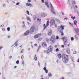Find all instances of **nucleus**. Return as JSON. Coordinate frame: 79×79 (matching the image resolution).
<instances>
[{"label": "nucleus", "mask_w": 79, "mask_h": 79, "mask_svg": "<svg viewBox=\"0 0 79 79\" xmlns=\"http://www.w3.org/2000/svg\"><path fill=\"white\" fill-rule=\"evenodd\" d=\"M76 54V51H74L73 52V54Z\"/></svg>", "instance_id": "nucleus-42"}, {"label": "nucleus", "mask_w": 79, "mask_h": 79, "mask_svg": "<svg viewBox=\"0 0 79 79\" xmlns=\"http://www.w3.org/2000/svg\"><path fill=\"white\" fill-rule=\"evenodd\" d=\"M19 3H20V2H17L16 3V5H19Z\"/></svg>", "instance_id": "nucleus-43"}, {"label": "nucleus", "mask_w": 79, "mask_h": 79, "mask_svg": "<svg viewBox=\"0 0 79 79\" xmlns=\"http://www.w3.org/2000/svg\"><path fill=\"white\" fill-rule=\"evenodd\" d=\"M74 0H72V3L73 4V5H76V2H75V1H73Z\"/></svg>", "instance_id": "nucleus-17"}, {"label": "nucleus", "mask_w": 79, "mask_h": 79, "mask_svg": "<svg viewBox=\"0 0 79 79\" xmlns=\"http://www.w3.org/2000/svg\"><path fill=\"white\" fill-rule=\"evenodd\" d=\"M3 7H6V5H5V4H3Z\"/></svg>", "instance_id": "nucleus-53"}, {"label": "nucleus", "mask_w": 79, "mask_h": 79, "mask_svg": "<svg viewBox=\"0 0 79 79\" xmlns=\"http://www.w3.org/2000/svg\"><path fill=\"white\" fill-rule=\"evenodd\" d=\"M55 27H57V25H56V24H55Z\"/></svg>", "instance_id": "nucleus-61"}, {"label": "nucleus", "mask_w": 79, "mask_h": 79, "mask_svg": "<svg viewBox=\"0 0 79 79\" xmlns=\"http://www.w3.org/2000/svg\"><path fill=\"white\" fill-rule=\"evenodd\" d=\"M21 58H22V60H23V59L24 58V56H22Z\"/></svg>", "instance_id": "nucleus-47"}, {"label": "nucleus", "mask_w": 79, "mask_h": 79, "mask_svg": "<svg viewBox=\"0 0 79 79\" xmlns=\"http://www.w3.org/2000/svg\"><path fill=\"white\" fill-rule=\"evenodd\" d=\"M34 45H35V46H37V44H34Z\"/></svg>", "instance_id": "nucleus-62"}, {"label": "nucleus", "mask_w": 79, "mask_h": 79, "mask_svg": "<svg viewBox=\"0 0 79 79\" xmlns=\"http://www.w3.org/2000/svg\"><path fill=\"white\" fill-rule=\"evenodd\" d=\"M54 18L50 20V24L51 25H54L55 24V20L54 19Z\"/></svg>", "instance_id": "nucleus-6"}, {"label": "nucleus", "mask_w": 79, "mask_h": 79, "mask_svg": "<svg viewBox=\"0 0 79 79\" xmlns=\"http://www.w3.org/2000/svg\"><path fill=\"white\" fill-rule=\"evenodd\" d=\"M53 8V6L52 5V6H51V8Z\"/></svg>", "instance_id": "nucleus-56"}, {"label": "nucleus", "mask_w": 79, "mask_h": 79, "mask_svg": "<svg viewBox=\"0 0 79 79\" xmlns=\"http://www.w3.org/2000/svg\"><path fill=\"white\" fill-rule=\"evenodd\" d=\"M56 40L55 36V35H53L51 37L50 39V41L51 42H52L53 43H55Z\"/></svg>", "instance_id": "nucleus-4"}, {"label": "nucleus", "mask_w": 79, "mask_h": 79, "mask_svg": "<svg viewBox=\"0 0 79 79\" xmlns=\"http://www.w3.org/2000/svg\"><path fill=\"white\" fill-rule=\"evenodd\" d=\"M42 16L45 17L47 16V14L45 13H44L43 14V15H42Z\"/></svg>", "instance_id": "nucleus-24"}, {"label": "nucleus", "mask_w": 79, "mask_h": 79, "mask_svg": "<svg viewBox=\"0 0 79 79\" xmlns=\"http://www.w3.org/2000/svg\"><path fill=\"white\" fill-rule=\"evenodd\" d=\"M64 20L66 19V20L67 21V18H64Z\"/></svg>", "instance_id": "nucleus-58"}, {"label": "nucleus", "mask_w": 79, "mask_h": 79, "mask_svg": "<svg viewBox=\"0 0 79 79\" xmlns=\"http://www.w3.org/2000/svg\"><path fill=\"white\" fill-rule=\"evenodd\" d=\"M19 60H18L16 61V64H19Z\"/></svg>", "instance_id": "nucleus-35"}, {"label": "nucleus", "mask_w": 79, "mask_h": 79, "mask_svg": "<svg viewBox=\"0 0 79 79\" xmlns=\"http://www.w3.org/2000/svg\"><path fill=\"white\" fill-rule=\"evenodd\" d=\"M40 47H41L40 45H39V47L38 48V50H37V52H39V49L40 48Z\"/></svg>", "instance_id": "nucleus-34"}, {"label": "nucleus", "mask_w": 79, "mask_h": 79, "mask_svg": "<svg viewBox=\"0 0 79 79\" xmlns=\"http://www.w3.org/2000/svg\"><path fill=\"white\" fill-rule=\"evenodd\" d=\"M48 26H49V21H47V24L45 26V27H44V29H46V28Z\"/></svg>", "instance_id": "nucleus-13"}, {"label": "nucleus", "mask_w": 79, "mask_h": 79, "mask_svg": "<svg viewBox=\"0 0 79 79\" xmlns=\"http://www.w3.org/2000/svg\"><path fill=\"white\" fill-rule=\"evenodd\" d=\"M66 52L68 53V54H69L70 53V49L69 48H67L66 50Z\"/></svg>", "instance_id": "nucleus-12"}, {"label": "nucleus", "mask_w": 79, "mask_h": 79, "mask_svg": "<svg viewBox=\"0 0 79 79\" xmlns=\"http://www.w3.org/2000/svg\"><path fill=\"white\" fill-rule=\"evenodd\" d=\"M52 34V30H49L48 33V34L49 35H51Z\"/></svg>", "instance_id": "nucleus-10"}, {"label": "nucleus", "mask_w": 79, "mask_h": 79, "mask_svg": "<svg viewBox=\"0 0 79 79\" xmlns=\"http://www.w3.org/2000/svg\"><path fill=\"white\" fill-rule=\"evenodd\" d=\"M33 18L34 20H35V19H37V17H36L35 15H34V16H33Z\"/></svg>", "instance_id": "nucleus-22"}, {"label": "nucleus", "mask_w": 79, "mask_h": 79, "mask_svg": "<svg viewBox=\"0 0 79 79\" xmlns=\"http://www.w3.org/2000/svg\"><path fill=\"white\" fill-rule=\"evenodd\" d=\"M58 57L59 58H60H60H61V55L60 54H58Z\"/></svg>", "instance_id": "nucleus-20"}, {"label": "nucleus", "mask_w": 79, "mask_h": 79, "mask_svg": "<svg viewBox=\"0 0 79 79\" xmlns=\"http://www.w3.org/2000/svg\"><path fill=\"white\" fill-rule=\"evenodd\" d=\"M34 30H35V26H32L29 31L30 33L31 34H33V33H34Z\"/></svg>", "instance_id": "nucleus-3"}, {"label": "nucleus", "mask_w": 79, "mask_h": 79, "mask_svg": "<svg viewBox=\"0 0 79 79\" xmlns=\"http://www.w3.org/2000/svg\"><path fill=\"white\" fill-rule=\"evenodd\" d=\"M77 62H78V63H79V59H78V60L77 61Z\"/></svg>", "instance_id": "nucleus-63"}, {"label": "nucleus", "mask_w": 79, "mask_h": 79, "mask_svg": "<svg viewBox=\"0 0 79 79\" xmlns=\"http://www.w3.org/2000/svg\"><path fill=\"white\" fill-rule=\"evenodd\" d=\"M45 71L46 73H48V70H46Z\"/></svg>", "instance_id": "nucleus-52"}, {"label": "nucleus", "mask_w": 79, "mask_h": 79, "mask_svg": "<svg viewBox=\"0 0 79 79\" xmlns=\"http://www.w3.org/2000/svg\"><path fill=\"white\" fill-rule=\"evenodd\" d=\"M24 51V49L22 50L21 53H23V51Z\"/></svg>", "instance_id": "nucleus-48"}, {"label": "nucleus", "mask_w": 79, "mask_h": 79, "mask_svg": "<svg viewBox=\"0 0 79 79\" xmlns=\"http://www.w3.org/2000/svg\"><path fill=\"white\" fill-rule=\"evenodd\" d=\"M75 6L76 7V8H78V7H77V5H75Z\"/></svg>", "instance_id": "nucleus-60"}, {"label": "nucleus", "mask_w": 79, "mask_h": 79, "mask_svg": "<svg viewBox=\"0 0 79 79\" xmlns=\"http://www.w3.org/2000/svg\"><path fill=\"white\" fill-rule=\"evenodd\" d=\"M75 38L77 40V35H75Z\"/></svg>", "instance_id": "nucleus-36"}, {"label": "nucleus", "mask_w": 79, "mask_h": 79, "mask_svg": "<svg viewBox=\"0 0 79 79\" xmlns=\"http://www.w3.org/2000/svg\"><path fill=\"white\" fill-rule=\"evenodd\" d=\"M71 40L72 41L74 40V38L73 37H71Z\"/></svg>", "instance_id": "nucleus-37"}, {"label": "nucleus", "mask_w": 79, "mask_h": 79, "mask_svg": "<svg viewBox=\"0 0 79 79\" xmlns=\"http://www.w3.org/2000/svg\"><path fill=\"white\" fill-rule=\"evenodd\" d=\"M53 13L54 14V15H55L56 16V13L55 11L53 12Z\"/></svg>", "instance_id": "nucleus-44"}, {"label": "nucleus", "mask_w": 79, "mask_h": 79, "mask_svg": "<svg viewBox=\"0 0 79 79\" xmlns=\"http://www.w3.org/2000/svg\"><path fill=\"white\" fill-rule=\"evenodd\" d=\"M26 5L27 6H32V4L29 2H28L27 3H26Z\"/></svg>", "instance_id": "nucleus-16"}, {"label": "nucleus", "mask_w": 79, "mask_h": 79, "mask_svg": "<svg viewBox=\"0 0 79 79\" xmlns=\"http://www.w3.org/2000/svg\"><path fill=\"white\" fill-rule=\"evenodd\" d=\"M62 15H64V13L63 12V11L61 12Z\"/></svg>", "instance_id": "nucleus-50"}, {"label": "nucleus", "mask_w": 79, "mask_h": 79, "mask_svg": "<svg viewBox=\"0 0 79 79\" xmlns=\"http://www.w3.org/2000/svg\"><path fill=\"white\" fill-rule=\"evenodd\" d=\"M26 27V26L25 25H23L22 26V27L23 28H24V27Z\"/></svg>", "instance_id": "nucleus-55"}, {"label": "nucleus", "mask_w": 79, "mask_h": 79, "mask_svg": "<svg viewBox=\"0 0 79 79\" xmlns=\"http://www.w3.org/2000/svg\"><path fill=\"white\" fill-rule=\"evenodd\" d=\"M62 39H63L64 45H66L68 43V38H67V37L64 36L62 38Z\"/></svg>", "instance_id": "nucleus-5"}, {"label": "nucleus", "mask_w": 79, "mask_h": 79, "mask_svg": "<svg viewBox=\"0 0 79 79\" xmlns=\"http://www.w3.org/2000/svg\"><path fill=\"white\" fill-rule=\"evenodd\" d=\"M74 23L75 25H76L77 24V21L76 20H75L74 22Z\"/></svg>", "instance_id": "nucleus-28"}, {"label": "nucleus", "mask_w": 79, "mask_h": 79, "mask_svg": "<svg viewBox=\"0 0 79 79\" xmlns=\"http://www.w3.org/2000/svg\"><path fill=\"white\" fill-rule=\"evenodd\" d=\"M59 39V36H57L56 37V39L57 40H58V39Z\"/></svg>", "instance_id": "nucleus-33"}, {"label": "nucleus", "mask_w": 79, "mask_h": 79, "mask_svg": "<svg viewBox=\"0 0 79 79\" xmlns=\"http://www.w3.org/2000/svg\"><path fill=\"white\" fill-rule=\"evenodd\" d=\"M41 35V34H38L37 35H35L34 36L35 38H39Z\"/></svg>", "instance_id": "nucleus-9"}, {"label": "nucleus", "mask_w": 79, "mask_h": 79, "mask_svg": "<svg viewBox=\"0 0 79 79\" xmlns=\"http://www.w3.org/2000/svg\"><path fill=\"white\" fill-rule=\"evenodd\" d=\"M36 56H37V55L36 54H35L34 56V58L35 60H37V57Z\"/></svg>", "instance_id": "nucleus-18"}, {"label": "nucleus", "mask_w": 79, "mask_h": 79, "mask_svg": "<svg viewBox=\"0 0 79 79\" xmlns=\"http://www.w3.org/2000/svg\"><path fill=\"white\" fill-rule=\"evenodd\" d=\"M37 20H38V21H41V19H39V18H38V19H37Z\"/></svg>", "instance_id": "nucleus-45"}, {"label": "nucleus", "mask_w": 79, "mask_h": 79, "mask_svg": "<svg viewBox=\"0 0 79 79\" xmlns=\"http://www.w3.org/2000/svg\"><path fill=\"white\" fill-rule=\"evenodd\" d=\"M48 50L50 52H52L53 50V46L51 45L48 48Z\"/></svg>", "instance_id": "nucleus-7"}, {"label": "nucleus", "mask_w": 79, "mask_h": 79, "mask_svg": "<svg viewBox=\"0 0 79 79\" xmlns=\"http://www.w3.org/2000/svg\"><path fill=\"white\" fill-rule=\"evenodd\" d=\"M70 59L71 60H72L73 62H74V58H73V57L71 56L70 57Z\"/></svg>", "instance_id": "nucleus-23"}, {"label": "nucleus", "mask_w": 79, "mask_h": 79, "mask_svg": "<svg viewBox=\"0 0 79 79\" xmlns=\"http://www.w3.org/2000/svg\"><path fill=\"white\" fill-rule=\"evenodd\" d=\"M48 75L49 77H50L52 76V74L51 73H49Z\"/></svg>", "instance_id": "nucleus-31"}, {"label": "nucleus", "mask_w": 79, "mask_h": 79, "mask_svg": "<svg viewBox=\"0 0 79 79\" xmlns=\"http://www.w3.org/2000/svg\"><path fill=\"white\" fill-rule=\"evenodd\" d=\"M49 52L50 51H49V50L47 51V52L48 55L50 54V52Z\"/></svg>", "instance_id": "nucleus-46"}, {"label": "nucleus", "mask_w": 79, "mask_h": 79, "mask_svg": "<svg viewBox=\"0 0 79 79\" xmlns=\"http://www.w3.org/2000/svg\"><path fill=\"white\" fill-rule=\"evenodd\" d=\"M54 19L55 20H56V21H57L58 23H60V20L58 19L55 18H54Z\"/></svg>", "instance_id": "nucleus-19"}, {"label": "nucleus", "mask_w": 79, "mask_h": 79, "mask_svg": "<svg viewBox=\"0 0 79 79\" xmlns=\"http://www.w3.org/2000/svg\"><path fill=\"white\" fill-rule=\"evenodd\" d=\"M10 59H11L12 58V56H11L9 57Z\"/></svg>", "instance_id": "nucleus-51"}, {"label": "nucleus", "mask_w": 79, "mask_h": 79, "mask_svg": "<svg viewBox=\"0 0 79 79\" xmlns=\"http://www.w3.org/2000/svg\"><path fill=\"white\" fill-rule=\"evenodd\" d=\"M58 29L59 31L60 32V33H61V35H64V33L63 32L64 29V26L62 25H61L60 27H58Z\"/></svg>", "instance_id": "nucleus-2"}, {"label": "nucleus", "mask_w": 79, "mask_h": 79, "mask_svg": "<svg viewBox=\"0 0 79 79\" xmlns=\"http://www.w3.org/2000/svg\"><path fill=\"white\" fill-rule=\"evenodd\" d=\"M3 48V47L2 46H1L0 47V50H1V49H2V48Z\"/></svg>", "instance_id": "nucleus-59"}, {"label": "nucleus", "mask_w": 79, "mask_h": 79, "mask_svg": "<svg viewBox=\"0 0 79 79\" xmlns=\"http://www.w3.org/2000/svg\"><path fill=\"white\" fill-rule=\"evenodd\" d=\"M27 13V14L28 15H30V14H29V11L28 10H27L26 11Z\"/></svg>", "instance_id": "nucleus-32"}, {"label": "nucleus", "mask_w": 79, "mask_h": 79, "mask_svg": "<svg viewBox=\"0 0 79 79\" xmlns=\"http://www.w3.org/2000/svg\"><path fill=\"white\" fill-rule=\"evenodd\" d=\"M29 30H27L26 32H25L24 33V35H28L29 34Z\"/></svg>", "instance_id": "nucleus-8"}, {"label": "nucleus", "mask_w": 79, "mask_h": 79, "mask_svg": "<svg viewBox=\"0 0 79 79\" xmlns=\"http://www.w3.org/2000/svg\"><path fill=\"white\" fill-rule=\"evenodd\" d=\"M59 51V49L58 48H57L56 49V52H58Z\"/></svg>", "instance_id": "nucleus-39"}, {"label": "nucleus", "mask_w": 79, "mask_h": 79, "mask_svg": "<svg viewBox=\"0 0 79 79\" xmlns=\"http://www.w3.org/2000/svg\"><path fill=\"white\" fill-rule=\"evenodd\" d=\"M27 20H28V21H29L31 22V19H30V18H29V17H27Z\"/></svg>", "instance_id": "nucleus-21"}, {"label": "nucleus", "mask_w": 79, "mask_h": 79, "mask_svg": "<svg viewBox=\"0 0 79 79\" xmlns=\"http://www.w3.org/2000/svg\"><path fill=\"white\" fill-rule=\"evenodd\" d=\"M2 31H5V28H2Z\"/></svg>", "instance_id": "nucleus-57"}, {"label": "nucleus", "mask_w": 79, "mask_h": 79, "mask_svg": "<svg viewBox=\"0 0 79 79\" xmlns=\"http://www.w3.org/2000/svg\"><path fill=\"white\" fill-rule=\"evenodd\" d=\"M76 11H77V14H78V16H79V11H78L77 10Z\"/></svg>", "instance_id": "nucleus-41"}, {"label": "nucleus", "mask_w": 79, "mask_h": 79, "mask_svg": "<svg viewBox=\"0 0 79 79\" xmlns=\"http://www.w3.org/2000/svg\"><path fill=\"white\" fill-rule=\"evenodd\" d=\"M69 24L71 27H73V24L71 23L70 22H69Z\"/></svg>", "instance_id": "nucleus-26"}, {"label": "nucleus", "mask_w": 79, "mask_h": 79, "mask_svg": "<svg viewBox=\"0 0 79 79\" xmlns=\"http://www.w3.org/2000/svg\"><path fill=\"white\" fill-rule=\"evenodd\" d=\"M45 4L46 5V6H47V8H50V6H49V5L48 4V2H45Z\"/></svg>", "instance_id": "nucleus-14"}, {"label": "nucleus", "mask_w": 79, "mask_h": 79, "mask_svg": "<svg viewBox=\"0 0 79 79\" xmlns=\"http://www.w3.org/2000/svg\"><path fill=\"white\" fill-rule=\"evenodd\" d=\"M42 9L44 11V10H45V6H43L42 7Z\"/></svg>", "instance_id": "nucleus-27"}, {"label": "nucleus", "mask_w": 79, "mask_h": 79, "mask_svg": "<svg viewBox=\"0 0 79 79\" xmlns=\"http://www.w3.org/2000/svg\"><path fill=\"white\" fill-rule=\"evenodd\" d=\"M71 18L72 19H73V20H74V19L76 18V17L74 16L73 17V16H72Z\"/></svg>", "instance_id": "nucleus-29"}, {"label": "nucleus", "mask_w": 79, "mask_h": 79, "mask_svg": "<svg viewBox=\"0 0 79 79\" xmlns=\"http://www.w3.org/2000/svg\"><path fill=\"white\" fill-rule=\"evenodd\" d=\"M41 2L42 3H44L45 2H44V0H41Z\"/></svg>", "instance_id": "nucleus-38"}, {"label": "nucleus", "mask_w": 79, "mask_h": 79, "mask_svg": "<svg viewBox=\"0 0 79 79\" xmlns=\"http://www.w3.org/2000/svg\"><path fill=\"white\" fill-rule=\"evenodd\" d=\"M74 30L76 32L77 34L79 35V30L77 29L76 28L74 29Z\"/></svg>", "instance_id": "nucleus-11"}, {"label": "nucleus", "mask_w": 79, "mask_h": 79, "mask_svg": "<svg viewBox=\"0 0 79 79\" xmlns=\"http://www.w3.org/2000/svg\"><path fill=\"white\" fill-rule=\"evenodd\" d=\"M18 45V43H17L16 45L15 46V47H17Z\"/></svg>", "instance_id": "nucleus-49"}, {"label": "nucleus", "mask_w": 79, "mask_h": 79, "mask_svg": "<svg viewBox=\"0 0 79 79\" xmlns=\"http://www.w3.org/2000/svg\"><path fill=\"white\" fill-rule=\"evenodd\" d=\"M68 55H66L65 54H63L62 55V58L63 59V61L64 63H67L68 62L69 60V58Z\"/></svg>", "instance_id": "nucleus-1"}, {"label": "nucleus", "mask_w": 79, "mask_h": 79, "mask_svg": "<svg viewBox=\"0 0 79 79\" xmlns=\"http://www.w3.org/2000/svg\"><path fill=\"white\" fill-rule=\"evenodd\" d=\"M42 46L43 47H47V44H46V43L44 42L42 44Z\"/></svg>", "instance_id": "nucleus-15"}, {"label": "nucleus", "mask_w": 79, "mask_h": 79, "mask_svg": "<svg viewBox=\"0 0 79 79\" xmlns=\"http://www.w3.org/2000/svg\"><path fill=\"white\" fill-rule=\"evenodd\" d=\"M64 45H62L61 46V47H62V48H64Z\"/></svg>", "instance_id": "nucleus-54"}, {"label": "nucleus", "mask_w": 79, "mask_h": 79, "mask_svg": "<svg viewBox=\"0 0 79 79\" xmlns=\"http://www.w3.org/2000/svg\"><path fill=\"white\" fill-rule=\"evenodd\" d=\"M7 30L8 31H10V27H7Z\"/></svg>", "instance_id": "nucleus-30"}, {"label": "nucleus", "mask_w": 79, "mask_h": 79, "mask_svg": "<svg viewBox=\"0 0 79 79\" xmlns=\"http://www.w3.org/2000/svg\"><path fill=\"white\" fill-rule=\"evenodd\" d=\"M27 23H28V25H30V23H29L28 22H27Z\"/></svg>", "instance_id": "nucleus-64"}, {"label": "nucleus", "mask_w": 79, "mask_h": 79, "mask_svg": "<svg viewBox=\"0 0 79 79\" xmlns=\"http://www.w3.org/2000/svg\"><path fill=\"white\" fill-rule=\"evenodd\" d=\"M51 8V11L52 13H53V12H54V9L53 8Z\"/></svg>", "instance_id": "nucleus-25"}, {"label": "nucleus", "mask_w": 79, "mask_h": 79, "mask_svg": "<svg viewBox=\"0 0 79 79\" xmlns=\"http://www.w3.org/2000/svg\"><path fill=\"white\" fill-rule=\"evenodd\" d=\"M44 71H45L46 70H47V68H46V67H45L44 68Z\"/></svg>", "instance_id": "nucleus-40"}]
</instances>
